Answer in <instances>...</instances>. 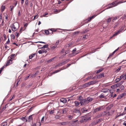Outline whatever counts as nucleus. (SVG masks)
<instances>
[{
	"instance_id": "f257e3e1",
	"label": "nucleus",
	"mask_w": 126,
	"mask_h": 126,
	"mask_svg": "<svg viewBox=\"0 0 126 126\" xmlns=\"http://www.w3.org/2000/svg\"><path fill=\"white\" fill-rule=\"evenodd\" d=\"M19 26V24L17 22H16L14 24H12L11 25V27L12 31L14 32L16 30V28L15 26Z\"/></svg>"
},
{
	"instance_id": "f03ea898",
	"label": "nucleus",
	"mask_w": 126,
	"mask_h": 126,
	"mask_svg": "<svg viewBox=\"0 0 126 126\" xmlns=\"http://www.w3.org/2000/svg\"><path fill=\"white\" fill-rule=\"evenodd\" d=\"M124 28V27H122V28L119 30L117 32H116L110 38L111 39L114 36H116L120 33L122 32V31L123 30Z\"/></svg>"
},
{
	"instance_id": "7ed1b4c3",
	"label": "nucleus",
	"mask_w": 126,
	"mask_h": 126,
	"mask_svg": "<svg viewBox=\"0 0 126 126\" xmlns=\"http://www.w3.org/2000/svg\"><path fill=\"white\" fill-rule=\"evenodd\" d=\"M73 112L74 113H76L78 116H79L81 115V113L79 109H76L74 110Z\"/></svg>"
},
{
	"instance_id": "20e7f679",
	"label": "nucleus",
	"mask_w": 126,
	"mask_h": 126,
	"mask_svg": "<svg viewBox=\"0 0 126 126\" xmlns=\"http://www.w3.org/2000/svg\"><path fill=\"white\" fill-rule=\"evenodd\" d=\"M98 81L97 80L91 81L87 83V86H89L91 85H92L97 82Z\"/></svg>"
},
{
	"instance_id": "39448f33",
	"label": "nucleus",
	"mask_w": 126,
	"mask_h": 126,
	"mask_svg": "<svg viewBox=\"0 0 126 126\" xmlns=\"http://www.w3.org/2000/svg\"><path fill=\"white\" fill-rule=\"evenodd\" d=\"M126 2V1H124V2H122L121 1H120L119 2H117V1H116L114 2H112V3L113 5V6H114V7H115V6H117V5L120 4V3H124V2Z\"/></svg>"
},
{
	"instance_id": "423d86ee",
	"label": "nucleus",
	"mask_w": 126,
	"mask_h": 126,
	"mask_svg": "<svg viewBox=\"0 0 126 126\" xmlns=\"http://www.w3.org/2000/svg\"><path fill=\"white\" fill-rule=\"evenodd\" d=\"M107 111H104L102 113H101L100 114L98 115L97 116V117L98 118L101 117L102 116H104L105 115H107Z\"/></svg>"
},
{
	"instance_id": "0eeeda50",
	"label": "nucleus",
	"mask_w": 126,
	"mask_h": 126,
	"mask_svg": "<svg viewBox=\"0 0 126 126\" xmlns=\"http://www.w3.org/2000/svg\"><path fill=\"white\" fill-rule=\"evenodd\" d=\"M87 121L86 116H85L82 118V120L79 122V123H82L83 122H86Z\"/></svg>"
},
{
	"instance_id": "6e6552de",
	"label": "nucleus",
	"mask_w": 126,
	"mask_h": 126,
	"mask_svg": "<svg viewBox=\"0 0 126 126\" xmlns=\"http://www.w3.org/2000/svg\"><path fill=\"white\" fill-rule=\"evenodd\" d=\"M70 59L65 60L62 62H61L59 63L60 65L61 66L63 65H64L66 63H67L68 61H70Z\"/></svg>"
},
{
	"instance_id": "1a4fd4ad",
	"label": "nucleus",
	"mask_w": 126,
	"mask_h": 126,
	"mask_svg": "<svg viewBox=\"0 0 126 126\" xmlns=\"http://www.w3.org/2000/svg\"><path fill=\"white\" fill-rule=\"evenodd\" d=\"M96 79H100L102 78L103 77H104V73H100L99 74L96 76Z\"/></svg>"
},
{
	"instance_id": "9d476101",
	"label": "nucleus",
	"mask_w": 126,
	"mask_h": 126,
	"mask_svg": "<svg viewBox=\"0 0 126 126\" xmlns=\"http://www.w3.org/2000/svg\"><path fill=\"white\" fill-rule=\"evenodd\" d=\"M87 100L86 99H83L80 102V103L81 105H85L86 104Z\"/></svg>"
},
{
	"instance_id": "9b49d317",
	"label": "nucleus",
	"mask_w": 126,
	"mask_h": 126,
	"mask_svg": "<svg viewBox=\"0 0 126 126\" xmlns=\"http://www.w3.org/2000/svg\"><path fill=\"white\" fill-rule=\"evenodd\" d=\"M109 89L108 88H104L102 89L101 90V92L103 93H106L108 94L107 93L109 92Z\"/></svg>"
},
{
	"instance_id": "f8f14e48",
	"label": "nucleus",
	"mask_w": 126,
	"mask_h": 126,
	"mask_svg": "<svg viewBox=\"0 0 126 126\" xmlns=\"http://www.w3.org/2000/svg\"><path fill=\"white\" fill-rule=\"evenodd\" d=\"M68 126H76V124L74 123V122L73 121L69 122V123L68 124Z\"/></svg>"
},
{
	"instance_id": "ddd939ff",
	"label": "nucleus",
	"mask_w": 126,
	"mask_h": 126,
	"mask_svg": "<svg viewBox=\"0 0 126 126\" xmlns=\"http://www.w3.org/2000/svg\"><path fill=\"white\" fill-rule=\"evenodd\" d=\"M9 59V60L7 61L6 64V66H7L9 65L10 64H12V60Z\"/></svg>"
},
{
	"instance_id": "4468645a",
	"label": "nucleus",
	"mask_w": 126,
	"mask_h": 126,
	"mask_svg": "<svg viewBox=\"0 0 126 126\" xmlns=\"http://www.w3.org/2000/svg\"><path fill=\"white\" fill-rule=\"evenodd\" d=\"M124 81H121L120 82H118L116 84H115V85L117 87H119L121 84L123 83Z\"/></svg>"
},
{
	"instance_id": "2eb2a0df",
	"label": "nucleus",
	"mask_w": 126,
	"mask_h": 126,
	"mask_svg": "<svg viewBox=\"0 0 126 126\" xmlns=\"http://www.w3.org/2000/svg\"><path fill=\"white\" fill-rule=\"evenodd\" d=\"M15 54H12L8 57V59H11V60H14L15 57Z\"/></svg>"
},
{
	"instance_id": "dca6fc26",
	"label": "nucleus",
	"mask_w": 126,
	"mask_h": 126,
	"mask_svg": "<svg viewBox=\"0 0 126 126\" xmlns=\"http://www.w3.org/2000/svg\"><path fill=\"white\" fill-rule=\"evenodd\" d=\"M102 107L100 106L98 108H97L94 110V112H96L101 110Z\"/></svg>"
},
{
	"instance_id": "f3484780",
	"label": "nucleus",
	"mask_w": 126,
	"mask_h": 126,
	"mask_svg": "<svg viewBox=\"0 0 126 126\" xmlns=\"http://www.w3.org/2000/svg\"><path fill=\"white\" fill-rule=\"evenodd\" d=\"M108 94H104L102 93L101 95L99 96V97L101 98H104L105 97H106L107 96Z\"/></svg>"
},
{
	"instance_id": "a211bd4d",
	"label": "nucleus",
	"mask_w": 126,
	"mask_h": 126,
	"mask_svg": "<svg viewBox=\"0 0 126 126\" xmlns=\"http://www.w3.org/2000/svg\"><path fill=\"white\" fill-rule=\"evenodd\" d=\"M69 123V122L67 121L64 122H61L60 123L61 125L63 126H65L68 125Z\"/></svg>"
},
{
	"instance_id": "6ab92c4d",
	"label": "nucleus",
	"mask_w": 126,
	"mask_h": 126,
	"mask_svg": "<svg viewBox=\"0 0 126 126\" xmlns=\"http://www.w3.org/2000/svg\"><path fill=\"white\" fill-rule=\"evenodd\" d=\"M67 100L66 98H62L60 99V101L61 102H63V103H65L67 101Z\"/></svg>"
},
{
	"instance_id": "aec40b11",
	"label": "nucleus",
	"mask_w": 126,
	"mask_h": 126,
	"mask_svg": "<svg viewBox=\"0 0 126 126\" xmlns=\"http://www.w3.org/2000/svg\"><path fill=\"white\" fill-rule=\"evenodd\" d=\"M96 16L95 15L93 16L90 17V18H88V19H87V20H88V21H90L92 19L95 17Z\"/></svg>"
},
{
	"instance_id": "412c9836",
	"label": "nucleus",
	"mask_w": 126,
	"mask_h": 126,
	"mask_svg": "<svg viewBox=\"0 0 126 126\" xmlns=\"http://www.w3.org/2000/svg\"><path fill=\"white\" fill-rule=\"evenodd\" d=\"M79 52L78 51H76L75 52H73L72 54H71V56H74L76 55L79 53Z\"/></svg>"
},
{
	"instance_id": "4be33fe9",
	"label": "nucleus",
	"mask_w": 126,
	"mask_h": 126,
	"mask_svg": "<svg viewBox=\"0 0 126 126\" xmlns=\"http://www.w3.org/2000/svg\"><path fill=\"white\" fill-rule=\"evenodd\" d=\"M126 95V93L125 92L124 93H123V94H121L120 95V97L119 96V98L120 99L121 98L125 96Z\"/></svg>"
},
{
	"instance_id": "5701e85b",
	"label": "nucleus",
	"mask_w": 126,
	"mask_h": 126,
	"mask_svg": "<svg viewBox=\"0 0 126 126\" xmlns=\"http://www.w3.org/2000/svg\"><path fill=\"white\" fill-rule=\"evenodd\" d=\"M114 112L113 111H111L110 112H107V114L108 116L111 115Z\"/></svg>"
},
{
	"instance_id": "b1692460",
	"label": "nucleus",
	"mask_w": 126,
	"mask_h": 126,
	"mask_svg": "<svg viewBox=\"0 0 126 126\" xmlns=\"http://www.w3.org/2000/svg\"><path fill=\"white\" fill-rule=\"evenodd\" d=\"M104 68H101L99 69V70L97 71L96 73L97 74L101 72L102 71L104 70Z\"/></svg>"
},
{
	"instance_id": "393cba45",
	"label": "nucleus",
	"mask_w": 126,
	"mask_h": 126,
	"mask_svg": "<svg viewBox=\"0 0 126 126\" xmlns=\"http://www.w3.org/2000/svg\"><path fill=\"white\" fill-rule=\"evenodd\" d=\"M35 53L32 54L30 55L29 56V58L30 59H31L35 55Z\"/></svg>"
},
{
	"instance_id": "a878e982",
	"label": "nucleus",
	"mask_w": 126,
	"mask_h": 126,
	"mask_svg": "<svg viewBox=\"0 0 126 126\" xmlns=\"http://www.w3.org/2000/svg\"><path fill=\"white\" fill-rule=\"evenodd\" d=\"M68 110V109L67 108H66L64 109V110H63V114H65L66 113L67 111Z\"/></svg>"
},
{
	"instance_id": "bb28decb",
	"label": "nucleus",
	"mask_w": 126,
	"mask_h": 126,
	"mask_svg": "<svg viewBox=\"0 0 126 126\" xmlns=\"http://www.w3.org/2000/svg\"><path fill=\"white\" fill-rule=\"evenodd\" d=\"M55 57H54L53 58H52L51 59H49V60L48 61H47V63H49L50 62H51L53 61V60L55 59Z\"/></svg>"
},
{
	"instance_id": "cd10ccee",
	"label": "nucleus",
	"mask_w": 126,
	"mask_h": 126,
	"mask_svg": "<svg viewBox=\"0 0 126 126\" xmlns=\"http://www.w3.org/2000/svg\"><path fill=\"white\" fill-rule=\"evenodd\" d=\"M74 103L75 104V105L76 106H78L80 104L79 102L77 101H75L74 102Z\"/></svg>"
},
{
	"instance_id": "c85d7f7f",
	"label": "nucleus",
	"mask_w": 126,
	"mask_h": 126,
	"mask_svg": "<svg viewBox=\"0 0 126 126\" xmlns=\"http://www.w3.org/2000/svg\"><path fill=\"white\" fill-rule=\"evenodd\" d=\"M92 100V98L90 97L87 98V102H89Z\"/></svg>"
},
{
	"instance_id": "c756f323",
	"label": "nucleus",
	"mask_w": 126,
	"mask_h": 126,
	"mask_svg": "<svg viewBox=\"0 0 126 126\" xmlns=\"http://www.w3.org/2000/svg\"><path fill=\"white\" fill-rule=\"evenodd\" d=\"M21 119L22 120L24 121L27 122V120L26 118V117H22L21 118Z\"/></svg>"
},
{
	"instance_id": "7c9ffc66",
	"label": "nucleus",
	"mask_w": 126,
	"mask_h": 126,
	"mask_svg": "<svg viewBox=\"0 0 126 126\" xmlns=\"http://www.w3.org/2000/svg\"><path fill=\"white\" fill-rule=\"evenodd\" d=\"M109 7L108 8H107V9H108L109 8H112L113 7H114V6H113V5L112 4V3L109 5Z\"/></svg>"
},
{
	"instance_id": "2f4dec72",
	"label": "nucleus",
	"mask_w": 126,
	"mask_h": 126,
	"mask_svg": "<svg viewBox=\"0 0 126 126\" xmlns=\"http://www.w3.org/2000/svg\"><path fill=\"white\" fill-rule=\"evenodd\" d=\"M81 110L82 113H84L85 111H87V110L86 108H83L81 109Z\"/></svg>"
},
{
	"instance_id": "473e14b6",
	"label": "nucleus",
	"mask_w": 126,
	"mask_h": 126,
	"mask_svg": "<svg viewBox=\"0 0 126 126\" xmlns=\"http://www.w3.org/2000/svg\"><path fill=\"white\" fill-rule=\"evenodd\" d=\"M7 125V123L6 122L2 124V126H6Z\"/></svg>"
},
{
	"instance_id": "72a5a7b5",
	"label": "nucleus",
	"mask_w": 126,
	"mask_h": 126,
	"mask_svg": "<svg viewBox=\"0 0 126 126\" xmlns=\"http://www.w3.org/2000/svg\"><path fill=\"white\" fill-rule=\"evenodd\" d=\"M5 6L2 5L1 7V9L2 12H3L4 10L5 9Z\"/></svg>"
},
{
	"instance_id": "f704fd0d",
	"label": "nucleus",
	"mask_w": 126,
	"mask_h": 126,
	"mask_svg": "<svg viewBox=\"0 0 126 126\" xmlns=\"http://www.w3.org/2000/svg\"><path fill=\"white\" fill-rule=\"evenodd\" d=\"M63 69H61L60 70H56L53 73V74H55L57 73L60 71L61 70H63Z\"/></svg>"
},
{
	"instance_id": "c9c22d12",
	"label": "nucleus",
	"mask_w": 126,
	"mask_h": 126,
	"mask_svg": "<svg viewBox=\"0 0 126 126\" xmlns=\"http://www.w3.org/2000/svg\"><path fill=\"white\" fill-rule=\"evenodd\" d=\"M28 119H29V121H31L32 120V115H31L29 116Z\"/></svg>"
},
{
	"instance_id": "e433bc0d",
	"label": "nucleus",
	"mask_w": 126,
	"mask_h": 126,
	"mask_svg": "<svg viewBox=\"0 0 126 126\" xmlns=\"http://www.w3.org/2000/svg\"><path fill=\"white\" fill-rule=\"evenodd\" d=\"M34 107H31L29 110H28V112H31L34 108Z\"/></svg>"
},
{
	"instance_id": "4c0bfd02",
	"label": "nucleus",
	"mask_w": 126,
	"mask_h": 126,
	"mask_svg": "<svg viewBox=\"0 0 126 126\" xmlns=\"http://www.w3.org/2000/svg\"><path fill=\"white\" fill-rule=\"evenodd\" d=\"M79 32V31H76V32H74L73 33L72 35L73 36H74L75 35H76V34H78Z\"/></svg>"
},
{
	"instance_id": "58836bf2",
	"label": "nucleus",
	"mask_w": 126,
	"mask_h": 126,
	"mask_svg": "<svg viewBox=\"0 0 126 126\" xmlns=\"http://www.w3.org/2000/svg\"><path fill=\"white\" fill-rule=\"evenodd\" d=\"M67 117L69 119H71L73 117V116H72L70 115H68Z\"/></svg>"
},
{
	"instance_id": "ea45409f",
	"label": "nucleus",
	"mask_w": 126,
	"mask_h": 126,
	"mask_svg": "<svg viewBox=\"0 0 126 126\" xmlns=\"http://www.w3.org/2000/svg\"><path fill=\"white\" fill-rule=\"evenodd\" d=\"M87 87V83H85L84 84L82 85V86H81V87L80 88H85Z\"/></svg>"
},
{
	"instance_id": "a19ab883",
	"label": "nucleus",
	"mask_w": 126,
	"mask_h": 126,
	"mask_svg": "<svg viewBox=\"0 0 126 126\" xmlns=\"http://www.w3.org/2000/svg\"><path fill=\"white\" fill-rule=\"evenodd\" d=\"M101 119H99L98 120H97V121H96V124H97L98 123L101 122Z\"/></svg>"
},
{
	"instance_id": "79ce46f5",
	"label": "nucleus",
	"mask_w": 126,
	"mask_h": 126,
	"mask_svg": "<svg viewBox=\"0 0 126 126\" xmlns=\"http://www.w3.org/2000/svg\"><path fill=\"white\" fill-rule=\"evenodd\" d=\"M121 68V66H119V68L117 69L115 71L116 72H118L120 71Z\"/></svg>"
},
{
	"instance_id": "37998d69",
	"label": "nucleus",
	"mask_w": 126,
	"mask_h": 126,
	"mask_svg": "<svg viewBox=\"0 0 126 126\" xmlns=\"http://www.w3.org/2000/svg\"><path fill=\"white\" fill-rule=\"evenodd\" d=\"M50 30L52 31V33L53 32H55L57 31L56 29H51Z\"/></svg>"
},
{
	"instance_id": "c03bdc74",
	"label": "nucleus",
	"mask_w": 126,
	"mask_h": 126,
	"mask_svg": "<svg viewBox=\"0 0 126 126\" xmlns=\"http://www.w3.org/2000/svg\"><path fill=\"white\" fill-rule=\"evenodd\" d=\"M60 118V117L58 115H56L55 117V118L56 119H59Z\"/></svg>"
},
{
	"instance_id": "a18cd8bd",
	"label": "nucleus",
	"mask_w": 126,
	"mask_h": 126,
	"mask_svg": "<svg viewBox=\"0 0 126 126\" xmlns=\"http://www.w3.org/2000/svg\"><path fill=\"white\" fill-rule=\"evenodd\" d=\"M111 19V17H109L107 20V23H109L110 22Z\"/></svg>"
},
{
	"instance_id": "49530a36",
	"label": "nucleus",
	"mask_w": 126,
	"mask_h": 126,
	"mask_svg": "<svg viewBox=\"0 0 126 126\" xmlns=\"http://www.w3.org/2000/svg\"><path fill=\"white\" fill-rule=\"evenodd\" d=\"M124 15V16L122 17L121 18L123 20L126 19V14Z\"/></svg>"
},
{
	"instance_id": "de8ad7c7",
	"label": "nucleus",
	"mask_w": 126,
	"mask_h": 126,
	"mask_svg": "<svg viewBox=\"0 0 126 126\" xmlns=\"http://www.w3.org/2000/svg\"><path fill=\"white\" fill-rule=\"evenodd\" d=\"M124 114H125V113H121L119 115H118L117 116H116V118L120 116H122L123 115H124Z\"/></svg>"
},
{
	"instance_id": "09e8293b",
	"label": "nucleus",
	"mask_w": 126,
	"mask_h": 126,
	"mask_svg": "<svg viewBox=\"0 0 126 126\" xmlns=\"http://www.w3.org/2000/svg\"><path fill=\"white\" fill-rule=\"evenodd\" d=\"M48 46L47 45H45L43 46V47L41 48H47L48 47Z\"/></svg>"
},
{
	"instance_id": "8fccbe9b",
	"label": "nucleus",
	"mask_w": 126,
	"mask_h": 126,
	"mask_svg": "<svg viewBox=\"0 0 126 126\" xmlns=\"http://www.w3.org/2000/svg\"><path fill=\"white\" fill-rule=\"evenodd\" d=\"M78 99L79 101H81L83 99L82 98V96H79V97Z\"/></svg>"
},
{
	"instance_id": "3c124183",
	"label": "nucleus",
	"mask_w": 126,
	"mask_h": 126,
	"mask_svg": "<svg viewBox=\"0 0 126 126\" xmlns=\"http://www.w3.org/2000/svg\"><path fill=\"white\" fill-rule=\"evenodd\" d=\"M57 47V45H55L53 46H52L51 47V49L52 50H53L55 48H56Z\"/></svg>"
},
{
	"instance_id": "603ef678",
	"label": "nucleus",
	"mask_w": 126,
	"mask_h": 126,
	"mask_svg": "<svg viewBox=\"0 0 126 126\" xmlns=\"http://www.w3.org/2000/svg\"><path fill=\"white\" fill-rule=\"evenodd\" d=\"M11 38L13 39H15V36L13 34H11Z\"/></svg>"
},
{
	"instance_id": "864d4df0",
	"label": "nucleus",
	"mask_w": 126,
	"mask_h": 126,
	"mask_svg": "<svg viewBox=\"0 0 126 126\" xmlns=\"http://www.w3.org/2000/svg\"><path fill=\"white\" fill-rule=\"evenodd\" d=\"M122 76L123 77V79L125 80V79H126V77L125 75L124 74H123V75H122Z\"/></svg>"
},
{
	"instance_id": "5fc2aeb1",
	"label": "nucleus",
	"mask_w": 126,
	"mask_h": 126,
	"mask_svg": "<svg viewBox=\"0 0 126 126\" xmlns=\"http://www.w3.org/2000/svg\"><path fill=\"white\" fill-rule=\"evenodd\" d=\"M44 117L43 116L41 120V122L42 123L44 122Z\"/></svg>"
},
{
	"instance_id": "6e6d98bb",
	"label": "nucleus",
	"mask_w": 126,
	"mask_h": 126,
	"mask_svg": "<svg viewBox=\"0 0 126 126\" xmlns=\"http://www.w3.org/2000/svg\"><path fill=\"white\" fill-rule=\"evenodd\" d=\"M54 110H51L49 111V114H52L54 113Z\"/></svg>"
},
{
	"instance_id": "4d7b16f0",
	"label": "nucleus",
	"mask_w": 126,
	"mask_h": 126,
	"mask_svg": "<svg viewBox=\"0 0 126 126\" xmlns=\"http://www.w3.org/2000/svg\"><path fill=\"white\" fill-rule=\"evenodd\" d=\"M120 89H121V90H123L124 89V86L122 85H121L120 86Z\"/></svg>"
},
{
	"instance_id": "13d9d810",
	"label": "nucleus",
	"mask_w": 126,
	"mask_h": 126,
	"mask_svg": "<svg viewBox=\"0 0 126 126\" xmlns=\"http://www.w3.org/2000/svg\"><path fill=\"white\" fill-rule=\"evenodd\" d=\"M42 51L43 53H46L47 52V51L45 49H42Z\"/></svg>"
},
{
	"instance_id": "bf43d9fd",
	"label": "nucleus",
	"mask_w": 126,
	"mask_h": 126,
	"mask_svg": "<svg viewBox=\"0 0 126 126\" xmlns=\"http://www.w3.org/2000/svg\"><path fill=\"white\" fill-rule=\"evenodd\" d=\"M120 79H119V78H118L116 79L115 80V82H118L119 81H120Z\"/></svg>"
},
{
	"instance_id": "052dcab7",
	"label": "nucleus",
	"mask_w": 126,
	"mask_h": 126,
	"mask_svg": "<svg viewBox=\"0 0 126 126\" xmlns=\"http://www.w3.org/2000/svg\"><path fill=\"white\" fill-rule=\"evenodd\" d=\"M45 33L47 35H48L49 34V31L48 30H46L45 31Z\"/></svg>"
},
{
	"instance_id": "680f3d73",
	"label": "nucleus",
	"mask_w": 126,
	"mask_h": 126,
	"mask_svg": "<svg viewBox=\"0 0 126 126\" xmlns=\"http://www.w3.org/2000/svg\"><path fill=\"white\" fill-rule=\"evenodd\" d=\"M72 63H72L71 64H67V65L66 67V68H64L63 69H66V68H67L68 67H69V66L71 65V64H72Z\"/></svg>"
},
{
	"instance_id": "e2e57ef3",
	"label": "nucleus",
	"mask_w": 126,
	"mask_h": 126,
	"mask_svg": "<svg viewBox=\"0 0 126 126\" xmlns=\"http://www.w3.org/2000/svg\"><path fill=\"white\" fill-rule=\"evenodd\" d=\"M114 53H114V52H113L112 53L110 54L109 56L108 57V59L109 57L113 55Z\"/></svg>"
},
{
	"instance_id": "0e129e2a",
	"label": "nucleus",
	"mask_w": 126,
	"mask_h": 126,
	"mask_svg": "<svg viewBox=\"0 0 126 126\" xmlns=\"http://www.w3.org/2000/svg\"><path fill=\"white\" fill-rule=\"evenodd\" d=\"M16 36L17 37H18L19 35V33L18 32H16V34H15Z\"/></svg>"
},
{
	"instance_id": "69168bd1",
	"label": "nucleus",
	"mask_w": 126,
	"mask_h": 126,
	"mask_svg": "<svg viewBox=\"0 0 126 126\" xmlns=\"http://www.w3.org/2000/svg\"><path fill=\"white\" fill-rule=\"evenodd\" d=\"M38 53L39 54H42V53H43L42 49L38 51Z\"/></svg>"
},
{
	"instance_id": "338daca9",
	"label": "nucleus",
	"mask_w": 126,
	"mask_h": 126,
	"mask_svg": "<svg viewBox=\"0 0 126 126\" xmlns=\"http://www.w3.org/2000/svg\"><path fill=\"white\" fill-rule=\"evenodd\" d=\"M25 4L26 5H28V0H26L25 2Z\"/></svg>"
},
{
	"instance_id": "774afa93",
	"label": "nucleus",
	"mask_w": 126,
	"mask_h": 126,
	"mask_svg": "<svg viewBox=\"0 0 126 126\" xmlns=\"http://www.w3.org/2000/svg\"><path fill=\"white\" fill-rule=\"evenodd\" d=\"M32 86V84H29L27 86V87L28 88H30V87L31 86Z\"/></svg>"
}]
</instances>
